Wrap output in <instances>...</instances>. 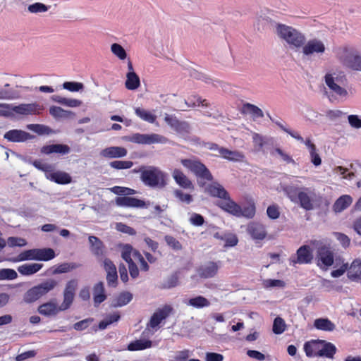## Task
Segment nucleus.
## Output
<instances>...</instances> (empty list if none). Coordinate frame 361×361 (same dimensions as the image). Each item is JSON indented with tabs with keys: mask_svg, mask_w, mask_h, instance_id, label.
I'll list each match as a JSON object with an SVG mask.
<instances>
[{
	"mask_svg": "<svg viewBox=\"0 0 361 361\" xmlns=\"http://www.w3.org/2000/svg\"><path fill=\"white\" fill-rule=\"evenodd\" d=\"M178 278L176 274L170 276L163 285L164 288H171L178 285Z\"/></svg>",
	"mask_w": 361,
	"mask_h": 361,
	"instance_id": "obj_62",
	"label": "nucleus"
},
{
	"mask_svg": "<svg viewBox=\"0 0 361 361\" xmlns=\"http://www.w3.org/2000/svg\"><path fill=\"white\" fill-rule=\"evenodd\" d=\"M173 130L181 134L188 133L190 130V126L185 121H179Z\"/></svg>",
	"mask_w": 361,
	"mask_h": 361,
	"instance_id": "obj_58",
	"label": "nucleus"
},
{
	"mask_svg": "<svg viewBox=\"0 0 361 361\" xmlns=\"http://www.w3.org/2000/svg\"><path fill=\"white\" fill-rule=\"evenodd\" d=\"M120 319V314L118 313H114L112 314H109L106 317L101 321L99 324V329L101 330H104L107 328L110 324L116 322Z\"/></svg>",
	"mask_w": 361,
	"mask_h": 361,
	"instance_id": "obj_44",
	"label": "nucleus"
},
{
	"mask_svg": "<svg viewBox=\"0 0 361 361\" xmlns=\"http://www.w3.org/2000/svg\"><path fill=\"white\" fill-rule=\"evenodd\" d=\"M348 278L354 282H361V259H356L348 266Z\"/></svg>",
	"mask_w": 361,
	"mask_h": 361,
	"instance_id": "obj_20",
	"label": "nucleus"
},
{
	"mask_svg": "<svg viewBox=\"0 0 361 361\" xmlns=\"http://www.w3.org/2000/svg\"><path fill=\"white\" fill-rule=\"evenodd\" d=\"M164 239L166 244L173 250L178 251L182 249V245L174 237L166 235H165Z\"/></svg>",
	"mask_w": 361,
	"mask_h": 361,
	"instance_id": "obj_53",
	"label": "nucleus"
},
{
	"mask_svg": "<svg viewBox=\"0 0 361 361\" xmlns=\"http://www.w3.org/2000/svg\"><path fill=\"white\" fill-rule=\"evenodd\" d=\"M0 116L4 118H11L14 116L11 104L0 103Z\"/></svg>",
	"mask_w": 361,
	"mask_h": 361,
	"instance_id": "obj_50",
	"label": "nucleus"
},
{
	"mask_svg": "<svg viewBox=\"0 0 361 361\" xmlns=\"http://www.w3.org/2000/svg\"><path fill=\"white\" fill-rule=\"evenodd\" d=\"M42 264L32 263V264H25L18 267V271L20 274L25 276L32 275L39 271L42 267Z\"/></svg>",
	"mask_w": 361,
	"mask_h": 361,
	"instance_id": "obj_33",
	"label": "nucleus"
},
{
	"mask_svg": "<svg viewBox=\"0 0 361 361\" xmlns=\"http://www.w3.org/2000/svg\"><path fill=\"white\" fill-rule=\"evenodd\" d=\"M255 214V207L254 204H250L247 207L241 208V216L252 218Z\"/></svg>",
	"mask_w": 361,
	"mask_h": 361,
	"instance_id": "obj_59",
	"label": "nucleus"
},
{
	"mask_svg": "<svg viewBox=\"0 0 361 361\" xmlns=\"http://www.w3.org/2000/svg\"><path fill=\"white\" fill-rule=\"evenodd\" d=\"M6 243L9 247H23L27 244V242L25 239L18 237H9L7 239Z\"/></svg>",
	"mask_w": 361,
	"mask_h": 361,
	"instance_id": "obj_56",
	"label": "nucleus"
},
{
	"mask_svg": "<svg viewBox=\"0 0 361 361\" xmlns=\"http://www.w3.org/2000/svg\"><path fill=\"white\" fill-rule=\"evenodd\" d=\"M111 52L120 60H124L127 57V54L124 48L119 44L114 43L111 46Z\"/></svg>",
	"mask_w": 361,
	"mask_h": 361,
	"instance_id": "obj_46",
	"label": "nucleus"
},
{
	"mask_svg": "<svg viewBox=\"0 0 361 361\" xmlns=\"http://www.w3.org/2000/svg\"><path fill=\"white\" fill-rule=\"evenodd\" d=\"M314 326L319 330L324 331H333L336 325L327 318L316 319L314 322Z\"/></svg>",
	"mask_w": 361,
	"mask_h": 361,
	"instance_id": "obj_34",
	"label": "nucleus"
},
{
	"mask_svg": "<svg viewBox=\"0 0 361 361\" xmlns=\"http://www.w3.org/2000/svg\"><path fill=\"white\" fill-rule=\"evenodd\" d=\"M218 205L226 212L235 216H241V207L230 198L229 195L228 197L224 199V201L220 202Z\"/></svg>",
	"mask_w": 361,
	"mask_h": 361,
	"instance_id": "obj_21",
	"label": "nucleus"
},
{
	"mask_svg": "<svg viewBox=\"0 0 361 361\" xmlns=\"http://www.w3.org/2000/svg\"><path fill=\"white\" fill-rule=\"evenodd\" d=\"M324 78L326 85L333 92L341 85L343 78L345 79V77H339L336 73H326Z\"/></svg>",
	"mask_w": 361,
	"mask_h": 361,
	"instance_id": "obj_32",
	"label": "nucleus"
},
{
	"mask_svg": "<svg viewBox=\"0 0 361 361\" xmlns=\"http://www.w3.org/2000/svg\"><path fill=\"white\" fill-rule=\"evenodd\" d=\"M104 269L106 272V281L109 286L116 287L117 285L118 274L116 267L113 262L105 258L103 261Z\"/></svg>",
	"mask_w": 361,
	"mask_h": 361,
	"instance_id": "obj_11",
	"label": "nucleus"
},
{
	"mask_svg": "<svg viewBox=\"0 0 361 361\" xmlns=\"http://www.w3.org/2000/svg\"><path fill=\"white\" fill-rule=\"evenodd\" d=\"M247 231L255 240H263L267 235V231L264 226L257 222H252L249 224Z\"/></svg>",
	"mask_w": 361,
	"mask_h": 361,
	"instance_id": "obj_19",
	"label": "nucleus"
},
{
	"mask_svg": "<svg viewBox=\"0 0 361 361\" xmlns=\"http://www.w3.org/2000/svg\"><path fill=\"white\" fill-rule=\"evenodd\" d=\"M116 228L117 231H118L120 232L127 233L130 235H133L136 234V231H135L134 228H133L124 224H122V223H117L116 225Z\"/></svg>",
	"mask_w": 361,
	"mask_h": 361,
	"instance_id": "obj_57",
	"label": "nucleus"
},
{
	"mask_svg": "<svg viewBox=\"0 0 361 361\" xmlns=\"http://www.w3.org/2000/svg\"><path fill=\"white\" fill-rule=\"evenodd\" d=\"M37 249H31L20 252L16 257L10 259L11 262H17L25 260H37Z\"/></svg>",
	"mask_w": 361,
	"mask_h": 361,
	"instance_id": "obj_38",
	"label": "nucleus"
},
{
	"mask_svg": "<svg viewBox=\"0 0 361 361\" xmlns=\"http://www.w3.org/2000/svg\"><path fill=\"white\" fill-rule=\"evenodd\" d=\"M220 155L231 161H240L244 158V154L239 151H231L226 148L220 149Z\"/></svg>",
	"mask_w": 361,
	"mask_h": 361,
	"instance_id": "obj_35",
	"label": "nucleus"
},
{
	"mask_svg": "<svg viewBox=\"0 0 361 361\" xmlns=\"http://www.w3.org/2000/svg\"><path fill=\"white\" fill-rule=\"evenodd\" d=\"M314 192L308 188H305L302 191L298 193V199L302 208L307 211L314 209L313 196Z\"/></svg>",
	"mask_w": 361,
	"mask_h": 361,
	"instance_id": "obj_14",
	"label": "nucleus"
},
{
	"mask_svg": "<svg viewBox=\"0 0 361 361\" xmlns=\"http://www.w3.org/2000/svg\"><path fill=\"white\" fill-rule=\"evenodd\" d=\"M205 190L212 196L219 197L221 199H225L228 197V193L224 189V188L219 184L218 183H214L209 185Z\"/></svg>",
	"mask_w": 361,
	"mask_h": 361,
	"instance_id": "obj_26",
	"label": "nucleus"
},
{
	"mask_svg": "<svg viewBox=\"0 0 361 361\" xmlns=\"http://www.w3.org/2000/svg\"><path fill=\"white\" fill-rule=\"evenodd\" d=\"M89 243L90 245V251L96 257H99L104 254V245L102 241L97 237L94 235L89 236Z\"/></svg>",
	"mask_w": 361,
	"mask_h": 361,
	"instance_id": "obj_25",
	"label": "nucleus"
},
{
	"mask_svg": "<svg viewBox=\"0 0 361 361\" xmlns=\"http://www.w3.org/2000/svg\"><path fill=\"white\" fill-rule=\"evenodd\" d=\"M109 166L115 169H128L133 166L131 161H113L109 163Z\"/></svg>",
	"mask_w": 361,
	"mask_h": 361,
	"instance_id": "obj_51",
	"label": "nucleus"
},
{
	"mask_svg": "<svg viewBox=\"0 0 361 361\" xmlns=\"http://www.w3.org/2000/svg\"><path fill=\"white\" fill-rule=\"evenodd\" d=\"M242 113L252 115L254 119L264 117L262 110L250 103H245L243 105Z\"/></svg>",
	"mask_w": 361,
	"mask_h": 361,
	"instance_id": "obj_36",
	"label": "nucleus"
},
{
	"mask_svg": "<svg viewBox=\"0 0 361 361\" xmlns=\"http://www.w3.org/2000/svg\"><path fill=\"white\" fill-rule=\"evenodd\" d=\"M172 176L176 183L183 188L192 189L193 185L191 180L179 169H174L172 172Z\"/></svg>",
	"mask_w": 361,
	"mask_h": 361,
	"instance_id": "obj_24",
	"label": "nucleus"
},
{
	"mask_svg": "<svg viewBox=\"0 0 361 361\" xmlns=\"http://www.w3.org/2000/svg\"><path fill=\"white\" fill-rule=\"evenodd\" d=\"M276 33L292 49L301 48L305 41V37L302 33L296 29L285 25L279 24L276 27Z\"/></svg>",
	"mask_w": 361,
	"mask_h": 361,
	"instance_id": "obj_5",
	"label": "nucleus"
},
{
	"mask_svg": "<svg viewBox=\"0 0 361 361\" xmlns=\"http://www.w3.org/2000/svg\"><path fill=\"white\" fill-rule=\"evenodd\" d=\"M37 260L48 261L55 257V252L51 248L37 249Z\"/></svg>",
	"mask_w": 361,
	"mask_h": 361,
	"instance_id": "obj_43",
	"label": "nucleus"
},
{
	"mask_svg": "<svg viewBox=\"0 0 361 361\" xmlns=\"http://www.w3.org/2000/svg\"><path fill=\"white\" fill-rule=\"evenodd\" d=\"M336 57L345 68L361 72V52L353 46L344 45L338 47Z\"/></svg>",
	"mask_w": 361,
	"mask_h": 361,
	"instance_id": "obj_2",
	"label": "nucleus"
},
{
	"mask_svg": "<svg viewBox=\"0 0 361 361\" xmlns=\"http://www.w3.org/2000/svg\"><path fill=\"white\" fill-rule=\"evenodd\" d=\"M135 114L142 120L149 122L150 123H154L157 119L156 115L152 114L144 109L137 107L135 109Z\"/></svg>",
	"mask_w": 361,
	"mask_h": 361,
	"instance_id": "obj_42",
	"label": "nucleus"
},
{
	"mask_svg": "<svg viewBox=\"0 0 361 361\" xmlns=\"http://www.w3.org/2000/svg\"><path fill=\"white\" fill-rule=\"evenodd\" d=\"M133 299V294L130 292L124 291L114 298L111 303V307H118L128 304Z\"/></svg>",
	"mask_w": 361,
	"mask_h": 361,
	"instance_id": "obj_31",
	"label": "nucleus"
},
{
	"mask_svg": "<svg viewBox=\"0 0 361 361\" xmlns=\"http://www.w3.org/2000/svg\"><path fill=\"white\" fill-rule=\"evenodd\" d=\"M4 137L10 142H23L32 139L34 136L26 131L14 129L6 132Z\"/></svg>",
	"mask_w": 361,
	"mask_h": 361,
	"instance_id": "obj_12",
	"label": "nucleus"
},
{
	"mask_svg": "<svg viewBox=\"0 0 361 361\" xmlns=\"http://www.w3.org/2000/svg\"><path fill=\"white\" fill-rule=\"evenodd\" d=\"M353 202V198L348 195L341 196L333 205V210L336 213L341 212L347 209Z\"/></svg>",
	"mask_w": 361,
	"mask_h": 361,
	"instance_id": "obj_29",
	"label": "nucleus"
},
{
	"mask_svg": "<svg viewBox=\"0 0 361 361\" xmlns=\"http://www.w3.org/2000/svg\"><path fill=\"white\" fill-rule=\"evenodd\" d=\"M49 114L56 118H69L74 115L72 111L64 110L63 109L56 106L50 107Z\"/></svg>",
	"mask_w": 361,
	"mask_h": 361,
	"instance_id": "obj_40",
	"label": "nucleus"
},
{
	"mask_svg": "<svg viewBox=\"0 0 361 361\" xmlns=\"http://www.w3.org/2000/svg\"><path fill=\"white\" fill-rule=\"evenodd\" d=\"M71 152V148L67 145L63 144H54L46 145L42 147L41 152L45 154H50L52 153L67 154Z\"/></svg>",
	"mask_w": 361,
	"mask_h": 361,
	"instance_id": "obj_22",
	"label": "nucleus"
},
{
	"mask_svg": "<svg viewBox=\"0 0 361 361\" xmlns=\"http://www.w3.org/2000/svg\"><path fill=\"white\" fill-rule=\"evenodd\" d=\"M317 264L322 269H325L334 264V253L329 246L319 243L317 245Z\"/></svg>",
	"mask_w": 361,
	"mask_h": 361,
	"instance_id": "obj_9",
	"label": "nucleus"
},
{
	"mask_svg": "<svg viewBox=\"0 0 361 361\" xmlns=\"http://www.w3.org/2000/svg\"><path fill=\"white\" fill-rule=\"evenodd\" d=\"M187 304L195 308H202L209 307L210 302L204 297L199 295L192 298H190Z\"/></svg>",
	"mask_w": 361,
	"mask_h": 361,
	"instance_id": "obj_39",
	"label": "nucleus"
},
{
	"mask_svg": "<svg viewBox=\"0 0 361 361\" xmlns=\"http://www.w3.org/2000/svg\"><path fill=\"white\" fill-rule=\"evenodd\" d=\"M286 323L284 320L277 317L275 318L273 324V331L276 334H281L286 330Z\"/></svg>",
	"mask_w": 361,
	"mask_h": 361,
	"instance_id": "obj_49",
	"label": "nucleus"
},
{
	"mask_svg": "<svg viewBox=\"0 0 361 361\" xmlns=\"http://www.w3.org/2000/svg\"><path fill=\"white\" fill-rule=\"evenodd\" d=\"M57 285L58 282L56 280L52 279H47L29 289L23 295V301L25 303L34 302L54 289Z\"/></svg>",
	"mask_w": 361,
	"mask_h": 361,
	"instance_id": "obj_6",
	"label": "nucleus"
},
{
	"mask_svg": "<svg viewBox=\"0 0 361 361\" xmlns=\"http://www.w3.org/2000/svg\"><path fill=\"white\" fill-rule=\"evenodd\" d=\"M173 308L169 305H165L163 308L157 310L151 317L148 326L155 328L172 312Z\"/></svg>",
	"mask_w": 361,
	"mask_h": 361,
	"instance_id": "obj_15",
	"label": "nucleus"
},
{
	"mask_svg": "<svg viewBox=\"0 0 361 361\" xmlns=\"http://www.w3.org/2000/svg\"><path fill=\"white\" fill-rule=\"evenodd\" d=\"M182 165L195 175L198 185L204 187V180H212L213 176L204 164L197 159H181Z\"/></svg>",
	"mask_w": 361,
	"mask_h": 361,
	"instance_id": "obj_4",
	"label": "nucleus"
},
{
	"mask_svg": "<svg viewBox=\"0 0 361 361\" xmlns=\"http://www.w3.org/2000/svg\"><path fill=\"white\" fill-rule=\"evenodd\" d=\"M219 270V265L214 262H208L198 269V275L203 279L214 277Z\"/></svg>",
	"mask_w": 361,
	"mask_h": 361,
	"instance_id": "obj_17",
	"label": "nucleus"
},
{
	"mask_svg": "<svg viewBox=\"0 0 361 361\" xmlns=\"http://www.w3.org/2000/svg\"><path fill=\"white\" fill-rule=\"evenodd\" d=\"M49 7L42 3H35L29 5L27 10L32 13H44L48 11Z\"/></svg>",
	"mask_w": 361,
	"mask_h": 361,
	"instance_id": "obj_52",
	"label": "nucleus"
},
{
	"mask_svg": "<svg viewBox=\"0 0 361 361\" xmlns=\"http://www.w3.org/2000/svg\"><path fill=\"white\" fill-rule=\"evenodd\" d=\"M8 87L9 84L6 83L4 88L0 87V100H11L18 97V94L6 89Z\"/></svg>",
	"mask_w": 361,
	"mask_h": 361,
	"instance_id": "obj_45",
	"label": "nucleus"
},
{
	"mask_svg": "<svg viewBox=\"0 0 361 361\" xmlns=\"http://www.w3.org/2000/svg\"><path fill=\"white\" fill-rule=\"evenodd\" d=\"M302 54L307 57L322 55L326 50L324 43L319 39H311L302 46Z\"/></svg>",
	"mask_w": 361,
	"mask_h": 361,
	"instance_id": "obj_8",
	"label": "nucleus"
},
{
	"mask_svg": "<svg viewBox=\"0 0 361 361\" xmlns=\"http://www.w3.org/2000/svg\"><path fill=\"white\" fill-rule=\"evenodd\" d=\"M18 277L17 272L12 269H0V281L13 280Z\"/></svg>",
	"mask_w": 361,
	"mask_h": 361,
	"instance_id": "obj_48",
	"label": "nucleus"
},
{
	"mask_svg": "<svg viewBox=\"0 0 361 361\" xmlns=\"http://www.w3.org/2000/svg\"><path fill=\"white\" fill-rule=\"evenodd\" d=\"M313 255L310 247L308 245L301 246L296 252V257L292 256L290 258V264H308L312 262Z\"/></svg>",
	"mask_w": 361,
	"mask_h": 361,
	"instance_id": "obj_10",
	"label": "nucleus"
},
{
	"mask_svg": "<svg viewBox=\"0 0 361 361\" xmlns=\"http://www.w3.org/2000/svg\"><path fill=\"white\" fill-rule=\"evenodd\" d=\"M47 177L58 184H68L72 181L71 176L68 173L61 171L51 173Z\"/></svg>",
	"mask_w": 361,
	"mask_h": 361,
	"instance_id": "obj_27",
	"label": "nucleus"
},
{
	"mask_svg": "<svg viewBox=\"0 0 361 361\" xmlns=\"http://www.w3.org/2000/svg\"><path fill=\"white\" fill-rule=\"evenodd\" d=\"M128 151L123 147H109L102 149L100 155L104 158L116 159L122 158L127 155Z\"/></svg>",
	"mask_w": 361,
	"mask_h": 361,
	"instance_id": "obj_18",
	"label": "nucleus"
},
{
	"mask_svg": "<svg viewBox=\"0 0 361 361\" xmlns=\"http://www.w3.org/2000/svg\"><path fill=\"white\" fill-rule=\"evenodd\" d=\"M224 356L221 354L216 353H207L205 354L206 361H223Z\"/></svg>",
	"mask_w": 361,
	"mask_h": 361,
	"instance_id": "obj_64",
	"label": "nucleus"
},
{
	"mask_svg": "<svg viewBox=\"0 0 361 361\" xmlns=\"http://www.w3.org/2000/svg\"><path fill=\"white\" fill-rule=\"evenodd\" d=\"M174 194L182 202L190 204L192 201V197L190 195L185 194L180 190H175Z\"/></svg>",
	"mask_w": 361,
	"mask_h": 361,
	"instance_id": "obj_63",
	"label": "nucleus"
},
{
	"mask_svg": "<svg viewBox=\"0 0 361 361\" xmlns=\"http://www.w3.org/2000/svg\"><path fill=\"white\" fill-rule=\"evenodd\" d=\"M63 87L71 92H78L83 89L84 85L81 82H65Z\"/></svg>",
	"mask_w": 361,
	"mask_h": 361,
	"instance_id": "obj_54",
	"label": "nucleus"
},
{
	"mask_svg": "<svg viewBox=\"0 0 361 361\" xmlns=\"http://www.w3.org/2000/svg\"><path fill=\"white\" fill-rule=\"evenodd\" d=\"M125 140L134 143L142 145H152L155 143H166L168 140L163 135L157 133L140 134L134 133L131 136L126 137Z\"/></svg>",
	"mask_w": 361,
	"mask_h": 361,
	"instance_id": "obj_7",
	"label": "nucleus"
},
{
	"mask_svg": "<svg viewBox=\"0 0 361 361\" xmlns=\"http://www.w3.org/2000/svg\"><path fill=\"white\" fill-rule=\"evenodd\" d=\"M322 340H311L304 344L305 355L309 357H319Z\"/></svg>",
	"mask_w": 361,
	"mask_h": 361,
	"instance_id": "obj_23",
	"label": "nucleus"
},
{
	"mask_svg": "<svg viewBox=\"0 0 361 361\" xmlns=\"http://www.w3.org/2000/svg\"><path fill=\"white\" fill-rule=\"evenodd\" d=\"M93 296L95 307H97L106 300V295L104 293V286L102 281H99L94 286Z\"/></svg>",
	"mask_w": 361,
	"mask_h": 361,
	"instance_id": "obj_28",
	"label": "nucleus"
},
{
	"mask_svg": "<svg viewBox=\"0 0 361 361\" xmlns=\"http://www.w3.org/2000/svg\"><path fill=\"white\" fill-rule=\"evenodd\" d=\"M133 252V248L131 245L127 244L123 247L121 257L127 263L133 261L131 258Z\"/></svg>",
	"mask_w": 361,
	"mask_h": 361,
	"instance_id": "obj_55",
	"label": "nucleus"
},
{
	"mask_svg": "<svg viewBox=\"0 0 361 361\" xmlns=\"http://www.w3.org/2000/svg\"><path fill=\"white\" fill-rule=\"evenodd\" d=\"M77 288V280L73 279L68 281L63 293V301L61 305L58 306L53 301L44 303L39 307V312L45 316H51L56 315L59 312L68 310L73 302Z\"/></svg>",
	"mask_w": 361,
	"mask_h": 361,
	"instance_id": "obj_1",
	"label": "nucleus"
},
{
	"mask_svg": "<svg viewBox=\"0 0 361 361\" xmlns=\"http://www.w3.org/2000/svg\"><path fill=\"white\" fill-rule=\"evenodd\" d=\"M140 179L150 188H163L166 185V175L159 168L153 166L140 167Z\"/></svg>",
	"mask_w": 361,
	"mask_h": 361,
	"instance_id": "obj_3",
	"label": "nucleus"
},
{
	"mask_svg": "<svg viewBox=\"0 0 361 361\" xmlns=\"http://www.w3.org/2000/svg\"><path fill=\"white\" fill-rule=\"evenodd\" d=\"M348 121L352 128H361V118L357 115H349Z\"/></svg>",
	"mask_w": 361,
	"mask_h": 361,
	"instance_id": "obj_61",
	"label": "nucleus"
},
{
	"mask_svg": "<svg viewBox=\"0 0 361 361\" xmlns=\"http://www.w3.org/2000/svg\"><path fill=\"white\" fill-rule=\"evenodd\" d=\"M343 115V113L338 109L328 110L326 111V116L332 121H336Z\"/></svg>",
	"mask_w": 361,
	"mask_h": 361,
	"instance_id": "obj_60",
	"label": "nucleus"
},
{
	"mask_svg": "<svg viewBox=\"0 0 361 361\" xmlns=\"http://www.w3.org/2000/svg\"><path fill=\"white\" fill-rule=\"evenodd\" d=\"M116 204L120 207L143 208L147 207L146 203L141 200L129 196H121L116 198Z\"/></svg>",
	"mask_w": 361,
	"mask_h": 361,
	"instance_id": "obj_16",
	"label": "nucleus"
},
{
	"mask_svg": "<svg viewBox=\"0 0 361 361\" xmlns=\"http://www.w3.org/2000/svg\"><path fill=\"white\" fill-rule=\"evenodd\" d=\"M152 342L149 340L140 339L136 340L128 345V349L129 350H140L145 348H150Z\"/></svg>",
	"mask_w": 361,
	"mask_h": 361,
	"instance_id": "obj_41",
	"label": "nucleus"
},
{
	"mask_svg": "<svg viewBox=\"0 0 361 361\" xmlns=\"http://www.w3.org/2000/svg\"><path fill=\"white\" fill-rule=\"evenodd\" d=\"M140 85V80L136 73H127L126 80L125 82L126 87L129 90H135Z\"/></svg>",
	"mask_w": 361,
	"mask_h": 361,
	"instance_id": "obj_37",
	"label": "nucleus"
},
{
	"mask_svg": "<svg viewBox=\"0 0 361 361\" xmlns=\"http://www.w3.org/2000/svg\"><path fill=\"white\" fill-rule=\"evenodd\" d=\"M336 353V348L333 343L322 340L319 357H325L326 358L332 359Z\"/></svg>",
	"mask_w": 361,
	"mask_h": 361,
	"instance_id": "obj_30",
	"label": "nucleus"
},
{
	"mask_svg": "<svg viewBox=\"0 0 361 361\" xmlns=\"http://www.w3.org/2000/svg\"><path fill=\"white\" fill-rule=\"evenodd\" d=\"M78 267L75 263H63L59 265L53 271V274H58L68 272Z\"/></svg>",
	"mask_w": 361,
	"mask_h": 361,
	"instance_id": "obj_47",
	"label": "nucleus"
},
{
	"mask_svg": "<svg viewBox=\"0 0 361 361\" xmlns=\"http://www.w3.org/2000/svg\"><path fill=\"white\" fill-rule=\"evenodd\" d=\"M13 114L14 113L19 115H31L39 114L42 108L35 103L30 104H20L18 106L12 104Z\"/></svg>",
	"mask_w": 361,
	"mask_h": 361,
	"instance_id": "obj_13",
	"label": "nucleus"
}]
</instances>
